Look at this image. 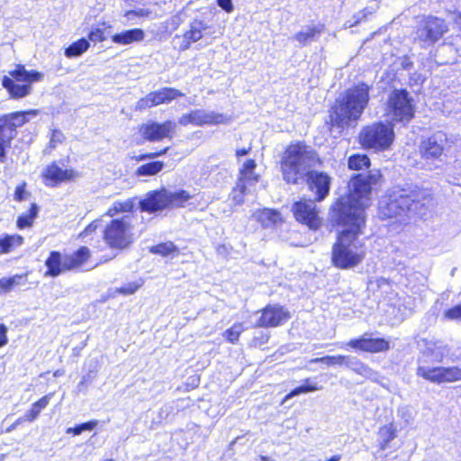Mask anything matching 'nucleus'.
<instances>
[{"label":"nucleus","mask_w":461,"mask_h":461,"mask_svg":"<svg viewBox=\"0 0 461 461\" xmlns=\"http://www.w3.org/2000/svg\"><path fill=\"white\" fill-rule=\"evenodd\" d=\"M315 200H301L293 204L292 211L295 219L306 224L312 230H317L321 225L318 215Z\"/></svg>","instance_id":"12"},{"label":"nucleus","mask_w":461,"mask_h":461,"mask_svg":"<svg viewBox=\"0 0 461 461\" xmlns=\"http://www.w3.org/2000/svg\"><path fill=\"white\" fill-rule=\"evenodd\" d=\"M183 95L184 94L182 92L172 87H164L158 91L149 93V96L151 97L152 104L154 106L165 103H169L172 100Z\"/></svg>","instance_id":"26"},{"label":"nucleus","mask_w":461,"mask_h":461,"mask_svg":"<svg viewBox=\"0 0 461 461\" xmlns=\"http://www.w3.org/2000/svg\"><path fill=\"white\" fill-rule=\"evenodd\" d=\"M176 130V123L166 121L163 123L149 122L141 125L140 132L149 141H159L163 139H172V133Z\"/></svg>","instance_id":"16"},{"label":"nucleus","mask_w":461,"mask_h":461,"mask_svg":"<svg viewBox=\"0 0 461 461\" xmlns=\"http://www.w3.org/2000/svg\"><path fill=\"white\" fill-rule=\"evenodd\" d=\"M322 164L318 152L304 141L291 143L281 158V171L287 184L303 183V178L312 169Z\"/></svg>","instance_id":"3"},{"label":"nucleus","mask_w":461,"mask_h":461,"mask_svg":"<svg viewBox=\"0 0 461 461\" xmlns=\"http://www.w3.org/2000/svg\"><path fill=\"white\" fill-rule=\"evenodd\" d=\"M432 206V197L426 189L416 185L395 187L389 194L381 212L386 218H397L402 224L411 220L421 219Z\"/></svg>","instance_id":"2"},{"label":"nucleus","mask_w":461,"mask_h":461,"mask_svg":"<svg viewBox=\"0 0 461 461\" xmlns=\"http://www.w3.org/2000/svg\"><path fill=\"white\" fill-rule=\"evenodd\" d=\"M90 257L87 247H81L72 254H61L59 251H51L46 259V275L56 277L61 273L80 267Z\"/></svg>","instance_id":"6"},{"label":"nucleus","mask_w":461,"mask_h":461,"mask_svg":"<svg viewBox=\"0 0 461 461\" xmlns=\"http://www.w3.org/2000/svg\"><path fill=\"white\" fill-rule=\"evenodd\" d=\"M256 167V163L253 159H249L243 164L242 169H240L241 177L248 178L249 180L257 181V177L252 178L251 174Z\"/></svg>","instance_id":"45"},{"label":"nucleus","mask_w":461,"mask_h":461,"mask_svg":"<svg viewBox=\"0 0 461 461\" xmlns=\"http://www.w3.org/2000/svg\"><path fill=\"white\" fill-rule=\"evenodd\" d=\"M50 397L51 394L45 395L32 405L31 408V420H34L38 413L49 404Z\"/></svg>","instance_id":"44"},{"label":"nucleus","mask_w":461,"mask_h":461,"mask_svg":"<svg viewBox=\"0 0 461 461\" xmlns=\"http://www.w3.org/2000/svg\"><path fill=\"white\" fill-rule=\"evenodd\" d=\"M242 331H243L242 324L236 323L232 327L228 329L224 332L223 336L227 341H229L232 344H235L239 340L240 335L242 333Z\"/></svg>","instance_id":"42"},{"label":"nucleus","mask_w":461,"mask_h":461,"mask_svg":"<svg viewBox=\"0 0 461 461\" xmlns=\"http://www.w3.org/2000/svg\"><path fill=\"white\" fill-rule=\"evenodd\" d=\"M105 242L113 249H123L131 242V218L114 219L104 230Z\"/></svg>","instance_id":"9"},{"label":"nucleus","mask_w":461,"mask_h":461,"mask_svg":"<svg viewBox=\"0 0 461 461\" xmlns=\"http://www.w3.org/2000/svg\"><path fill=\"white\" fill-rule=\"evenodd\" d=\"M98 424L97 420H90L85 423H81L73 428H68L67 429L68 434H73L75 436L80 435L85 430H93Z\"/></svg>","instance_id":"43"},{"label":"nucleus","mask_w":461,"mask_h":461,"mask_svg":"<svg viewBox=\"0 0 461 461\" xmlns=\"http://www.w3.org/2000/svg\"><path fill=\"white\" fill-rule=\"evenodd\" d=\"M444 317L450 321H461V303L445 311Z\"/></svg>","instance_id":"46"},{"label":"nucleus","mask_w":461,"mask_h":461,"mask_svg":"<svg viewBox=\"0 0 461 461\" xmlns=\"http://www.w3.org/2000/svg\"><path fill=\"white\" fill-rule=\"evenodd\" d=\"M248 182H254V181L249 180L248 178H245V177H240L238 180V182L236 183V185L233 187V190L236 192H240V193L246 194Z\"/></svg>","instance_id":"52"},{"label":"nucleus","mask_w":461,"mask_h":461,"mask_svg":"<svg viewBox=\"0 0 461 461\" xmlns=\"http://www.w3.org/2000/svg\"><path fill=\"white\" fill-rule=\"evenodd\" d=\"M447 134L443 131H437L429 138L422 140L419 146L421 158L427 161L440 160L447 145Z\"/></svg>","instance_id":"11"},{"label":"nucleus","mask_w":461,"mask_h":461,"mask_svg":"<svg viewBox=\"0 0 461 461\" xmlns=\"http://www.w3.org/2000/svg\"><path fill=\"white\" fill-rule=\"evenodd\" d=\"M217 4L220 7H221L224 11L228 13L233 10L231 0H217Z\"/></svg>","instance_id":"54"},{"label":"nucleus","mask_w":461,"mask_h":461,"mask_svg":"<svg viewBox=\"0 0 461 461\" xmlns=\"http://www.w3.org/2000/svg\"><path fill=\"white\" fill-rule=\"evenodd\" d=\"M322 389L321 385H319L314 378H306L303 381V384L294 389H293L288 394L285 395L283 402L291 399L294 396H298L302 393H308Z\"/></svg>","instance_id":"28"},{"label":"nucleus","mask_w":461,"mask_h":461,"mask_svg":"<svg viewBox=\"0 0 461 461\" xmlns=\"http://www.w3.org/2000/svg\"><path fill=\"white\" fill-rule=\"evenodd\" d=\"M28 82L29 72L23 66H18L16 69L10 72V77H4L2 85L12 97L19 98L28 94L29 87L26 84Z\"/></svg>","instance_id":"13"},{"label":"nucleus","mask_w":461,"mask_h":461,"mask_svg":"<svg viewBox=\"0 0 461 461\" xmlns=\"http://www.w3.org/2000/svg\"><path fill=\"white\" fill-rule=\"evenodd\" d=\"M348 167L353 170H361L370 167V159L365 154H356L348 158Z\"/></svg>","instance_id":"34"},{"label":"nucleus","mask_w":461,"mask_h":461,"mask_svg":"<svg viewBox=\"0 0 461 461\" xmlns=\"http://www.w3.org/2000/svg\"><path fill=\"white\" fill-rule=\"evenodd\" d=\"M28 112H16L6 114L3 116L4 119H6V122H8L11 127L12 131L16 134V129L18 127L23 126L27 121Z\"/></svg>","instance_id":"33"},{"label":"nucleus","mask_w":461,"mask_h":461,"mask_svg":"<svg viewBox=\"0 0 461 461\" xmlns=\"http://www.w3.org/2000/svg\"><path fill=\"white\" fill-rule=\"evenodd\" d=\"M365 16H366V14H365L364 11L359 12L358 14H357L354 16V18L356 19V21H355L354 23H350L348 26H349V27H351V26H354V25H356V24L359 23H360V21H361V19H363Z\"/></svg>","instance_id":"63"},{"label":"nucleus","mask_w":461,"mask_h":461,"mask_svg":"<svg viewBox=\"0 0 461 461\" xmlns=\"http://www.w3.org/2000/svg\"><path fill=\"white\" fill-rule=\"evenodd\" d=\"M448 353V348L441 341H434L427 344L426 349L422 352L423 357H429L435 362H440Z\"/></svg>","instance_id":"27"},{"label":"nucleus","mask_w":461,"mask_h":461,"mask_svg":"<svg viewBox=\"0 0 461 461\" xmlns=\"http://www.w3.org/2000/svg\"><path fill=\"white\" fill-rule=\"evenodd\" d=\"M378 171L357 174L349 181V194L339 197L331 206L330 219L333 226H342L332 246L331 262L339 269L358 266L366 258L365 241L360 239L365 226V208L370 200L372 185L378 182Z\"/></svg>","instance_id":"1"},{"label":"nucleus","mask_w":461,"mask_h":461,"mask_svg":"<svg viewBox=\"0 0 461 461\" xmlns=\"http://www.w3.org/2000/svg\"><path fill=\"white\" fill-rule=\"evenodd\" d=\"M39 208L35 203H31V226L32 225V220L37 216Z\"/></svg>","instance_id":"62"},{"label":"nucleus","mask_w":461,"mask_h":461,"mask_svg":"<svg viewBox=\"0 0 461 461\" xmlns=\"http://www.w3.org/2000/svg\"><path fill=\"white\" fill-rule=\"evenodd\" d=\"M268 339H269V334H264V333H262L260 335V337L255 338V340H258L259 345L267 343Z\"/></svg>","instance_id":"61"},{"label":"nucleus","mask_w":461,"mask_h":461,"mask_svg":"<svg viewBox=\"0 0 461 461\" xmlns=\"http://www.w3.org/2000/svg\"><path fill=\"white\" fill-rule=\"evenodd\" d=\"M88 39L94 42L104 41L105 40L104 31L99 28L91 31L88 34Z\"/></svg>","instance_id":"50"},{"label":"nucleus","mask_w":461,"mask_h":461,"mask_svg":"<svg viewBox=\"0 0 461 461\" xmlns=\"http://www.w3.org/2000/svg\"><path fill=\"white\" fill-rule=\"evenodd\" d=\"M23 276H14L12 277H3L0 279V294H5L11 291L15 285H20L21 280H25Z\"/></svg>","instance_id":"39"},{"label":"nucleus","mask_w":461,"mask_h":461,"mask_svg":"<svg viewBox=\"0 0 461 461\" xmlns=\"http://www.w3.org/2000/svg\"><path fill=\"white\" fill-rule=\"evenodd\" d=\"M164 163L160 161H153L140 166L137 169V175L141 176H151L162 170Z\"/></svg>","instance_id":"35"},{"label":"nucleus","mask_w":461,"mask_h":461,"mask_svg":"<svg viewBox=\"0 0 461 461\" xmlns=\"http://www.w3.org/2000/svg\"><path fill=\"white\" fill-rule=\"evenodd\" d=\"M446 49H450L451 50V46L448 45L447 43L444 42L441 46H439L437 50H436V54H435V57L438 58V55L441 53V52H444L446 50Z\"/></svg>","instance_id":"64"},{"label":"nucleus","mask_w":461,"mask_h":461,"mask_svg":"<svg viewBox=\"0 0 461 461\" xmlns=\"http://www.w3.org/2000/svg\"><path fill=\"white\" fill-rule=\"evenodd\" d=\"M167 149H168V148H166V149L160 150L159 152H152V153H147V154L141 155L140 157V160H143V159H147V158H155L157 157H159V156L165 154Z\"/></svg>","instance_id":"55"},{"label":"nucleus","mask_w":461,"mask_h":461,"mask_svg":"<svg viewBox=\"0 0 461 461\" xmlns=\"http://www.w3.org/2000/svg\"><path fill=\"white\" fill-rule=\"evenodd\" d=\"M394 140L393 128L390 124L375 122L364 127L359 133V143L365 149L385 150Z\"/></svg>","instance_id":"7"},{"label":"nucleus","mask_w":461,"mask_h":461,"mask_svg":"<svg viewBox=\"0 0 461 461\" xmlns=\"http://www.w3.org/2000/svg\"><path fill=\"white\" fill-rule=\"evenodd\" d=\"M152 12L149 9L140 8L138 10H130L125 13V17L130 18L131 15L139 17H150Z\"/></svg>","instance_id":"49"},{"label":"nucleus","mask_w":461,"mask_h":461,"mask_svg":"<svg viewBox=\"0 0 461 461\" xmlns=\"http://www.w3.org/2000/svg\"><path fill=\"white\" fill-rule=\"evenodd\" d=\"M153 106L151 97L149 96V94H148L145 97L137 102L136 109L141 111Z\"/></svg>","instance_id":"51"},{"label":"nucleus","mask_w":461,"mask_h":461,"mask_svg":"<svg viewBox=\"0 0 461 461\" xmlns=\"http://www.w3.org/2000/svg\"><path fill=\"white\" fill-rule=\"evenodd\" d=\"M369 90L367 84L360 83L341 95L330 111L331 126L345 129L356 123L367 106Z\"/></svg>","instance_id":"4"},{"label":"nucleus","mask_w":461,"mask_h":461,"mask_svg":"<svg viewBox=\"0 0 461 461\" xmlns=\"http://www.w3.org/2000/svg\"><path fill=\"white\" fill-rule=\"evenodd\" d=\"M149 251L153 254H158L163 257H167L177 253L178 249L173 242L167 241L151 247Z\"/></svg>","instance_id":"36"},{"label":"nucleus","mask_w":461,"mask_h":461,"mask_svg":"<svg viewBox=\"0 0 461 461\" xmlns=\"http://www.w3.org/2000/svg\"><path fill=\"white\" fill-rule=\"evenodd\" d=\"M6 122V119L0 118V158L5 156V148L15 137V134L11 130L12 126H9Z\"/></svg>","instance_id":"29"},{"label":"nucleus","mask_w":461,"mask_h":461,"mask_svg":"<svg viewBox=\"0 0 461 461\" xmlns=\"http://www.w3.org/2000/svg\"><path fill=\"white\" fill-rule=\"evenodd\" d=\"M303 182L306 183L309 190L314 194V200L317 202L323 201L330 194L331 177L326 172L314 168L305 176Z\"/></svg>","instance_id":"14"},{"label":"nucleus","mask_w":461,"mask_h":461,"mask_svg":"<svg viewBox=\"0 0 461 461\" xmlns=\"http://www.w3.org/2000/svg\"><path fill=\"white\" fill-rule=\"evenodd\" d=\"M42 77L43 74L35 70H31V84L33 82L41 81Z\"/></svg>","instance_id":"59"},{"label":"nucleus","mask_w":461,"mask_h":461,"mask_svg":"<svg viewBox=\"0 0 461 461\" xmlns=\"http://www.w3.org/2000/svg\"><path fill=\"white\" fill-rule=\"evenodd\" d=\"M345 366L366 379H369L371 381L378 380L379 374L357 357L347 356Z\"/></svg>","instance_id":"20"},{"label":"nucleus","mask_w":461,"mask_h":461,"mask_svg":"<svg viewBox=\"0 0 461 461\" xmlns=\"http://www.w3.org/2000/svg\"><path fill=\"white\" fill-rule=\"evenodd\" d=\"M415 104L405 89H394L387 99V115L393 122L406 124L414 117Z\"/></svg>","instance_id":"8"},{"label":"nucleus","mask_w":461,"mask_h":461,"mask_svg":"<svg viewBox=\"0 0 461 461\" xmlns=\"http://www.w3.org/2000/svg\"><path fill=\"white\" fill-rule=\"evenodd\" d=\"M253 217L265 229L271 228L277 222L282 221V217L278 211L267 208L255 212Z\"/></svg>","instance_id":"25"},{"label":"nucleus","mask_w":461,"mask_h":461,"mask_svg":"<svg viewBox=\"0 0 461 461\" xmlns=\"http://www.w3.org/2000/svg\"><path fill=\"white\" fill-rule=\"evenodd\" d=\"M454 14V24L461 32V12L455 13Z\"/></svg>","instance_id":"60"},{"label":"nucleus","mask_w":461,"mask_h":461,"mask_svg":"<svg viewBox=\"0 0 461 461\" xmlns=\"http://www.w3.org/2000/svg\"><path fill=\"white\" fill-rule=\"evenodd\" d=\"M424 363L425 360H422L421 358L418 360L416 375L431 383H444L443 366L430 367L429 366H426Z\"/></svg>","instance_id":"22"},{"label":"nucleus","mask_w":461,"mask_h":461,"mask_svg":"<svg viewBox=\"0 0 461 461\" xmlns=\"http://www.w3.org/2000/svg\"><path fill=\"white\" fill-rule=\"evenodd\" d=\"M291 318L290 312L278 304H269L261 311L256 326L272 328L283 325Z\"/></svg>","instance_id":"15"},{"label":"nucleus","mask_w":461,"mask_h":461,"mask_svg":"<svg viewBox=\"0 0 461 461\" xmlns=\"http://www.w3.org/2000/svg\"><path fill=\"white\" fill-rule=\"evenodd\" d=\"M42 175L47 181H50V185L68 181L77 176V173L74 170L62 169L55 163L48 166Z\"/></svg>","instance_id":"19"},{"label":"nucleus","mask_w":461,"mask_h":461,"mask_svg":"<svg viewBox=\"0 0 461 461\" xmlns=\"http://www.w3.org/2000/svg\"><path fill=\"white\" fill-rule=\"evenodd\" d=\"M347 360V356H325L322 357H317L310 360V363H322L327 366H344Z\"/></svg>","instance_id":"38"},{"label":"nucleus","mask_w":461,"mask_h":461,"mask_svg":"<svg viewBox=\"0 0 461 461\" xmlns=\"http://www.w3.org/2000/svg\"><path fill=\"white\" fill-rule=\"evenodd\" d=\"M222 114L214 112H207L204 110H194L189 113H184L178 120L182 125L194 124H213L222 122Z\"/></svg>","instance_id":"18"},{"label":"nucleus","mask_w":461,"mask_h":461,"mask_svg":"<svg viewBox=\"0 0 461 461\" xmlns=\"http://www.w3.org/2000/svg\"><path fill=\"white\" fill-rule=\"evenodd\" d=\"M17 226L20 229L29 227V214L20 216L17 220Z\"/></svg>","instance_id":"57"},{"label":"nucleus","mask_w":461,"mask_h":461,"mask_svg":"<svg viewBox=\"0 0 461 461\" xmlns=\"http://www.w3.org/2000/svg\"><path fill=\"white\" fill-rule=\"evenodd\" d=\"M231 195L236 204H241L244 202L245 194L232 190Z\"/></svg>","instance_id":"58"},{"label":"nucleus","mask_w":461,"mask_h":461,"mask_svg":"<svg viewBox=\"0 0 461 461\" xmlns=\"http://www.w3.org/2000/svg\"><path fill=\"white\" fill-rule=\"evenodd\" d=\"M347 346L369 353L385 352L390 348L389 341L382 338H370L367 333L361 338L349 340Z\"/></svg>","instance_id":"17"},{"label":"nucleus","mask_w":461,"mask_h":461,"mask_svg":"<svg viewBox=\"0 0 461 461\" xmlns=\"http://www.w3.org/2000/svg\"><path fill=\"white\" fill-rule=\"evenodd\" d=\"M135 205V199H128L124 202H115L113 206L108 210L107 214L114 216L118 212H131Z\"/></svg>","instance_id":"37"},{"label":"nucleus","mask_w":461,"mask_h":461,"mask_svg":"<svg viewBox=\"0 0 461 461\" xmlns=\"http://www.w3.org/2000/svg\"><path fill=\"white\" fill-rule=\"evenodd\" d=\"M145 33L142 29L134 28L123 31L120 33H115L112 36V41L114 43L121 45H127L133 42L141 41L144 39Z\"/></svg>","instance_id":"24"},{"label":"nucleus","mask_w":461,"mask_h":461,"mask_svg":"<svg viewBox=\"0 0 461 461\" xmlns=\"http://www.w3.org/2000/svg\"><path fill=\"white\" fill-rule=\"evenodd\" d=\"M444 383L461 380V366L443 367Z\"/></svg>","instance_id":"40"},{"label":"nucleus","mask_w":461,"mask_h":461,"mask_svg":"<svg viewBox=\"0 0 461 461\" xmlns=\"http://www.w3.org/2000/svg\"><path fill=\"white\" fill-rule=\"evenodd\" d=\"M190 29L184 33V39L187 41L185 49L188 48L190 42H196L203 36V32L209 29V25L203 20L194 19L189 24Z\"/></svg>","instance_id":"23"},{"label":"nucleus","mask_w":461,"mask_h":461,"mask_svg":"<svg viewBox=\"0 0 461 461\" xmlns=\"http://www.w3.org/2000/svg\"><path fill=\"white\" fill-rule=\"evenodd\" d=\"M140 286V284L131 282V283H129V284L120 287L117 291L120 294L129 295V294H134Z\"/></svg>","instance_id":"47"},{"label":"nucleus","mask_w":461,"mask_h":461,"mask_svg":"<svg viewBox=\"0 0 461 461\" xmlns=\"http://www.w3.org/2000/svg\"><path fill=\"white\" fill-rule=\"evenodd\" d=\"M96 375L93 370H89L87 374L83 375L81 381L77 384L75 392L78 394L80 393H86L89 384L93 383Z\"/></svg>","instance_id":"41"},{"label":"nucleus","mask_w":461,"mask_h":461,"mask_svg":"<svg viewBox=\"0 0 461 461\" xmlns=\"http://www.w3.org/2000/svg\"><path fill=\"white\" fill-rule=\"evenodd\" d=\"M64 140V135L59 130H53L50 140V147L51 149H55L59 143H61Z\"/></svg>","instance_id":"48"},{"label":"nucleus","mask_w":461,"mask_h":461,"mask_svg":"<svg viewBox=\"0 0 461 461\" xmlns=\"http://www.w3.org/2000/svg\"><path fill=\"white\" fill-rule=\"evenodd\" d=\"M448 31L444 19L429 15L422 17L417 24L416 36L424 42L435 43Z\"/></svg>","instance_id":"10"},{"label":"nucleus","mask_w":461,"mask_h":461,"mask_svg":"<svg viewBox=\"0 0 461 461\" xmlns=\"http://www.w3.org/2000/svg\"><path fill=\"white\" fill-rule=\"evenodd\" d=\"M379 445L382 450L386 449L388 444L396 437V429L393 424L380 428L378 432Z\"/></svg>","instance_id":"31"},{"label":"nucleus","mask_w":461,"mask_h":461,"mask_svg":"<svg viewBox=\"0 0 461 461\" xmlns=\"http://www.w3.org/2000/svg\"><path fill=\"white\" fill-rule=\"evenodd\" d=\"M89 46V41L86 39H79L65 50V56L69 59L79 57L88 50Z\"/></svg>","instance_id":"30"},{"label":"nucleus","mask_w":461,"mask_h":461,"mask_svg":"<svg viewBox=\"0 0 461 461\" xmlns=\"http://www.w3.org/2000/svg\"><path fill=\"white\" fill-rule=\"evenodd\" d=\"M192 198L185 190L169 191L166 188L149 192L144 199L140 200L141 212L156 213L167 208L183 207Z\"/></svg>","instance_id":"5"},{"label":"nucleus","mask_w":461,"mask_h":461,"mask_svg":"<svg viewBox=\"0 0 461 461\" xmlns=\"http://www.w3.org/2000/svg\"><path fill=\"white\" fill-rule=\"evenodd\" d=\"M7 329L5 324H0V348L7 343L6 339Z\"/></svg>","instance_id":"56"},{"label":"nucleus","mask_w":461,"mask_h":461,"mask_svg":"<svg viewBox=\"0 0 461 461\" xmlns=\"http://www.w3.org/2000/svg\"><path fill=\"white\" fill-rule=\"evenodd\" d=\"M23 242V238L19 235H6L0 239V254L7 253Z\"/></svg>","instance_id":"32"},{"label":"nucleus","mask_w":461,"mask_h":461,"mask_svg":"<svg viewBox=\"0 0 461 461\" xmlns=\"http://www.w3.org/2000/svg\"><path fill=\"white\" fill-rule=\"evenodd\" d=\"M25 186L26 184L23 183L22 185L17 186L14 193V199L17 201H23L25 199Z\"/></svg>","instance_id":"53"},{"label":"nucleus","mask_w":461,"mask_h":461,"mask_svg":"<svg viewBox=\"0 0 461 461\" xmlns=\"http://www.w3.org/2000/svg\"><path fill=\"white\" fill-rule=\"evenodd\" d=\"M324 31V24L317 23L305 26L293 37L300 46H306L316 41Z\"/></svg>","instance_id":"21"}]
</instances>
